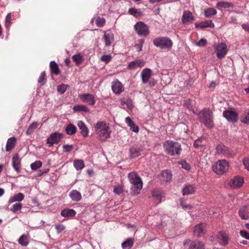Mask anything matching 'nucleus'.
I'll list each match as a JSON object with an SVG mask.
<instances>
[{
  "label": "nucleus",
  "mask_w": 249,
  "mask_h": 249,
  "mask_svg": "<svg viewBox=\"0 0 249 249\" xmlns=\"http://www.w3.org/2000/svg\"><path fill=\"white\" fill-rule=\"evenodd\" d=\"M128 180L131 184L130 194L133 196L139 194L142 187V182L139 175L135 172L128 174Z\"/></svg>",
  "instance_id": "1"
},
{
  "label": "nucleus",
  "mask_w": 249,
  "mask_h": 249,
  "mask_svg": "<svg viewBox=\"0 0 249 249\" xmlns=\"http://www.w3.org/2000/svg\"><path fill=\"white\" fill-rule=\"evenodd\" d=\"M94 131L101 141H105L110 137V128L105 121H98L94 125Z\"/></svg>",
  "instance_id": "2"
},
{
  "label": "nucleus",
  "mask_w": 249,
  "mask_h": 249,
  "mask_svg": "<svg viewBox=\"0 0 249 249\" xmlns=\"http://www.w3.org/2000/svg\"><path fill=\"white\" fill-rule=\"evenodd\" d=\"M163 146L165 152L171 156H178L182 151L180 144L176 142L166 141L163 143Z\"/></svg>",
  "instance_id": "3"
},
{
  "label": "nucleus",
  "mask_w": 249,
  "mask_h": 249,
  "mask_svg": "<svg viewBox=\"0 0 249 249\" xmlns=\"http://www.w3.org/2000/svg\"><path fill=\"white\" fill-rule=\"evenodd\" d=\"M200 122L207 127H213V113L209 108H205L197 114Z\"/></svg>",
  "instance_id": "4"
},
{
  "label": "nucleus",
  "mask_w": 249,
  "mask_h": 249,
  "mask_svg": "<svg viewBox=\"0 0 249 249\" xmlns=\"http://www.w3.org/2000/svg\"><path fill=\"white\" fill-rule=\"evenodd\" d=\"M153 44L161 49H171L173 46L172 41L168 37H160L153 40Z\"/></svg>",
  "instance_id": "5"
},
{
  "label": "nucleus",
  "mask_w": 249,
  "mask_h": 249,
  "mask_svg": "<svg viewBox=\"0 0 249 249\" xmlns=\"http://www.w3.org/2000/svg\"><path fill=\"white\" fill-rule=\"evenodd\" d=\"M213 171L218 175H222L227 172L229 169V165L226 160H219L213 166Z\"/></svg>",
  "instance_id": "6"
},
{
  "label": "nucleus",
  "mask_w": 249,
  "mask_h": 249,
  "mask_svg": "<svg viewBox=\"0 0 249 249\" xmlns=\"http://www.w3.org/2000/svg\"><path fill=\"white\" fill-rule=\"evenodd\" d=\"M136 33L140 36H147L149 34L148 26L143 22H138L134 26Z\"/></svg>",
  "instance_id": "7"
},
{
  "label": "nucleus",
  "mask_w": 249,
  "mask_h": 249,
  "mask_svg": "<svg viewBox=\"0 0 249 249\" xmlns=\"http://www.w3.org/2000/svg\"><path fill=\"white\" fill-rule=\"evenodd\" d=\"M216 56L219 59L223 58L227 53V46L225 43L219 44L215 48Z\"/></svg>",
  "instance_id": "8"
},
{
  "label": "nucleus",
  "mask_w": 249,
  "mask_h": 249,
  "mask_svg": "<svg viewBox=\"0 0 249 249\" xmlns=\"http://www.w3.org/2000/svg\"><path fill=\"white\" fill-rule=\"evenodd\" d=\"M63 135L58 132H54L51 134L47 140V143L50 144V146H53L54 144H57L62 139Z\"/></svg>",
  "instance_id": "9"
},
{
  "label": "nucleus",
  "mask_w": 249,
  "mask_h": 249,
  "mask_svg": "<svg viewBox=\"0 0 249 249\" xmlns=\"http://www.w3.org/2000/svg\"><path fill=\"white\" fill-rule=\"evenodd\" d=\"M223 115L229 122L231 123H235L237 122L238 119V113L232 110H227L224 111Z\"/></svg>",
  "instance_id": "10"
},
{
  "label": "nucleus",
  "mask_w": 249,
  "mask_h": 249,
  "mask_svg": "<svg viewBox=\"0 0 249 249\" xmlns=\"http://www.w3.org/2000/svg\"><path fill=\"white\" fill-rule=\"evenodd\" d=\"M79 97L83 102L87 103L89 105L93 106L95 104V100L94 96L90 93L79 95Z\"/></svg>",
  "instance_id": "11"
},
{
  "label": "nucleus",
  "mask_w": 249,
  "mask_h": 249,
  "mask_svg": "<svg viewBox=\"0 0 249 249\" xmlns=\"http://www.w3.org/2000/svg\"><path fill=\"white\" fill-rule=\"evenodd\" d=\"M244 183L242 178L236 176L231 179L229 182V185L232 189H237L241 187Z\"/></svg>",
  "instance_id": "12"
},
{
  "label": "nucleus",
  "mask_w": 249,
  "mask_h": 249,
  "mask_svg": "<svg viewBox=\"0 0 249 249\" xmlns=\"http://www.w3.org/2000/svg\"><path fill=\"white\" fill-rule=\"evenodd\" d=\"M143 151V148L142 146H132L129 149L130 157L131 158H136L142 155Z\"/></svg>",
  "instance_id": "13"
},
{
  "label": "nucleus",
  "mask_w": 249,
  "mask_h": 249,
  "mask_svg": "<svg viewBox=\"0 0 249 249\" xmlns=\"http://www.w3.org/2000/svg\"><path fill=\"white\" fill-rule=\"evenodd\" d=\"M216 150L218 154H222L225 157L230 158L233 156L229 148L225 145L219 144L217 146Z\"/></svg>",
  "instance_id": "14"
},
{
  "label": "nucleus",
  "mask_w": 249,
  "mask_h": 249,
  "mask_svg": "<svg viewBox=\"0 0 249 249\" xmlns=\"http://www.w3.org/2000/svg\"><path fill=\"white\" fill-rule=\"evenodd\" d=\"M103 39L105 41L106 46H109L114 41V34L110 31H106L104 33Z\"/></svg>",
  "instance_id": "15"
},
{
  "label": "nucleus",
  "mask_w": 249,
  "mask_h": 249,
  "mask_svg": "<svg viewBox=\"0 0 249 249\" xmlns=\"http://www.w3.org/2000/svg\"><path fill=\"white\" fill-rule=\"evenodd\" d=\"M189 242H190L189 249H205L204 244L198 240L194 241L186 240L184 242V245L185 246L186 244H189Z\"/></svg>",
  "instance_id": "16"
},
{
  "label": "nucleus",
  "mask_w": 249,
  "mask_h": 249,
  "mask_svg": "<svg viewBox=\"0 0 249 249\" xmlns=\"http://www.w3.org/2000/svg\"><path fill=\"white\" fill-rule=\"evenodd\" d=\"M111 88L113 92L116 94H120L124 90L123 84L118 80L112 83Z\"/></svg>",
  "instance_id": "17"
},
{
  "label": "nucleus",
  "mask_w": 249,
  "mask_h": 249,
  "mask_svg": "<svg viewBox=\"0 0 249 249\" xmlns=\"http://www.w3.org/2000/svg\"><path fill=\"white\" fill-rule=\"evenodd\" d=\"M152 75V71L150 69H144L141 72V77L143 84H146L149 81Z\"/></svg>",
  "instance_id": "18"
},
{
  "label": "nucleus",
  "mask_w": 249,
  "mask_h": 249,
  "mask_svg": "<svg viewBox=\"0 0 249 249\" xmlns=\"http://www.w3.org/2000/svg\"><path fill=\"white\" fill-rule=\"evenodd\" d=\"M20 159L18 154L13 156L12 158L13 167L18 173H19L20 172Z\"/></svg>",
  "instance_id": "19"
},
{
  "label": "nucleus",
  "mask_w": 249,
  "mask_h": 249,
  "mask_svg": "<svg viewBox=\"0 0 249 249\" xmlns=\"http://www.w3.org/2000/svg\"><path fill=\"white\" fill-rule=\"evenodd\" d=\"M195 19V17L193 16L192 13L189 11H185L183 12L182 17V21L184 24H186L194 21Z\"/></svg>",
  "instance_id": "20"
},
{
  "label": "nucleus",
  "mask_w": 249,
  "mask_h": 249,
  "mask_svg": "<svg viewBox=\"0 0 249 249\" xmlns=\"http://www.w3.org/2000/svg\"><path fill=\"white\" fill-rule=\"evenodd\" d=\"M206 224L201 223L195 226L194 234L197 236H201L205 233Z\"/></svg>",
  "instance_id": "21"
},
{
  "label": "nucleus",
  "mask_w": 249,
  "mask_h": 249,
  "mask_svg": "<svg viewBox=\"0 0 249 249\" xmlns=\"http://www.w3.org/2000/svg\"><path fill=\"white\" fill-rule=\"evenodd\" d=\"M144 62L142 60L138 59L130 62L127 68L129 69H135L137 68H141L144 66Z\"/></svg>",
  "instance_id": "22"
},
{
  "label": "nucleus",
  "mask_w": 249,
  "mask_h": 249,
  "mask_svg": "<svg viewBox=\"0 0 249 249\" xmlns=\"http://www.w3.org/2000/svg\"><path fill=\"white\" fill-rule=\"evenodd\" d=\"M77 125L81 130L80 133L84 137H86L88 135L89 130L85 124L82 121H79L77 123Z\"/></svg>",
  "instance_id": "23"
},
{
  "label": "nucleus",
  "mask_w": 249,
  "mask_h": 249,
  "mask_svg": "<svg viewBox=\"0 0 249 249\" xmlns=\"http://www.w3.org/2000/svg\"><path fill=\"white\" fill-rule=\"evenodd\" d=\"M196 191V187L194 185L187 184L182 190L183 195L193 194Z\"/></svg>",
  "instance_id": "24"
},
{
  "label": "nucleus",
  "mask_w": 249,
  "mask_h": 249,
  "mask_svg": "<svg viewBox=\"0 0 249 249\" xmlns=\"http://www.w3.org/2000/svg\"><path fill=\"white\" fill-rule=\"evenodd\" d=\"M125 123L127 124V125L130 127L131 130L136 133L139 131V127L135 124L134 122L129 117H127L125 118Z\"/></svg>",
  "instance_id": "25"
},
{
  "label": "nucleus",
  "mask_w": 249,
  "mask_h": 249,
  "mask_svg": "<svg viewBox=\"0 0 249 249\" xmlns=\"http://www.w3.org/2000/svg\"><path fill=\"white\" fill-rule=\"evenodd\" d=\"M161 179L166 182H170L172 179V174L169 170H164L161 174Z\"/></svg>",
  "instance_id": "26"
},
{
  "label": "nucleus",
  "mask_w": 249,
  "mask_h": 249,
  "mask_svg": "<svg viewBox=\"0 0 249 249\" xmlns=\"http://www.w3.org/2000/svg\"><path fill=\"white\" fill-rule=\"evenodd\" d=\"M17 139L15 137H11L7 140L6 145V151H10L13 149L16 146Z\"/></svg>",
  "instance_id": "27"
},
{
  "label": "nucleus",
  "mask_w": 249,
  "mask_h": 249,
  "mask_svg": "<svg viewBox=\"0 0 249 249\" xmlns=\"http://www.w3.org/2000/svg\"><path fill=\"white\" fill-rule=\"evenodd\" d=\"M239 215L242 219L247 220L249 218V212L248 206H245L239 210Z\"/></svg>",
  "instance_id": "28"
},
{
  "label": "nucleus",
  "mask_w": 249,
  "mask_h": 249,
  "mask_svg": "<svg viewBox=\"0 0 249 249\" xmlns=\"http://www.w3.org/2000/svg\"><path fill=\"white\" fill-rule=\"evenodd\" d=\"M50 68L52 73L56 75H59L60 73V71L58 65L54 61H52L50 62Z\"/></svg>",
  "instance_id": "29"
},
{
  "label": "nucleus",
  "mask_w": 249,
  "mask_h": 249,
  "mask_svg": "<svg viewBox=\"0 0 249 249\" xmlns=\"http://www.w3.org/2000/svg\"><path fill=\"white\" fill-rule=\"evenodd\" d=\"M24 198V195L21 193H19L15 194L13 196L11 197L8 201V203L11 204L14 202H20Z\"/></svg>",
  "instance_id": "30"
},
{
  "label": "nucleus",
  "mask_w": 249,
  "mask_h": 249,
  "mask_svg": "<svg viewBox=\"0 0 249 249\" xmlns=\"http://www.w3.org/2000/svg\"><path fill=\"white\" fill-rule=\"evenodd\" d=\"M69 196L74 201H79L82 198L81 193L79 191L75 190H72L70 193Z\"/></svg>",
  "instance_id": "31"
},
{
  "label": "nucleus",
  "mask_w": 249,
  "mask_h": 249,
  "mask_svg": "<svg viewBox=\"0 0 249 249\" xmlns=\"http://www.w3.org/2000/svg\"><path fill=\"white\" fill-rule=\"evenodd\" d=\"M233 7V4L232 3L224 1L218 2L216 4V7L219 10Z\"/></svg>",
  "instance_id": "32"
},
{
  "label": "nucleus",
  "mask_w": 249,
  "mask_h": 249,
  "mask_svg": "<svg viewBox=\"0 0 249 249\" xmlns=\"http://www.w3.org/2000/svg\"><path fill=\"white\" fill-rule=\"evenodd\" d=\"M18 243L22 246H27L29 243V236L27 234L22 235L18 240Z\"/></svg>",
  "instance_id": "33"
},
{
  "label": "nucleus",
  "mask_w": 249,
  "mask_h": 249,
  "mask_svg": "<svg viewBox=\"0 0 249 249\" xmlns=\"http://www.w3.org/2000/svg\"><path fill=\"white\" fill-rule=\"evenodd\" d=\"M196 26L197 27H200L202 28L206 27L213 28L214 27V24L212 20H206L205 21L201 22L198 24H196Z\"/></svg>",
  "instance_id": "34"
},
{
  "label": "nucleus",
  "mask_w": 249,
  "mask_h": 249,
  "mask_svg": "<svg viewBox=\"0 0 249 249\" xmlns=\"http://www.w3.org/2000/svg\"><path fill=\"white\" fill-rule=\"evenodd\" d=\"M61 214L64 217H72L76 214V212L73 209H64L61 212Z\"/></svg>",
  "instance_id": "35"
},
{
  "label": "nucleus",
  "mask_w": 249,
  "mask_h": 249,
  "mask_svg": "<svg viewBox=\"0 0 249 249\" xmlns=\"http://www.w3.org/2000/svg\"><path fill=\"white\" fill-rule=\"evenodd\" d=\"M76 127L72 124H68L65 127V131L68 135H72L76 132Z\"/></svg>",
  "instance_id": "36"
},
{
  "label": "nucleus",
  "mask_w": 249,
  "mask_h": 249,
  "mask_svg": "<svg viewBox=\"0 0 249 249\" xmlns=\"http://www.w3.org/2000/svg\"><path fill=\"white\" fill-rule=\"evenodd\" d=\"M120 102L122 105H126L127 108L129 110H131L133 107V102L132 100L129 98L126 99L123 98L120 100Z\"/></svg>",
  "instance_id": "37"
},
{
  "label": "nucleus",
  "mask_w": 249,
  "mask_h": 249,
  "mask_svg": "<svg viewBox=\"0 0 249 249\" xmlns=\"http://www.w3.org/2000/svg\"><path fill=\"white\" fill-rule=\"evenodd\" d=\"M133 244L134 240L131 238H129L122 243V247L123 249H130L132 247Z\"/></svg>",
  "instance_id": "38"
},
{
  "label": "nucleus",
  "mask_w": 249,
  "mask_h": 249,
  "mask_svg": "<svg viewBox=\"0 0 249 249\" xmlns=\"http://www.w3.org/2000/svg\"><path fill=\"white\" fill-rule=\"evenodd\" d=\"M73 110L74 112H89V108L85 105H76L73 107Z\"/></svg>",
  "instance_id": "39"
},
{
  "label": "nucleus",
  "mask_w": 249,
  "mask_h": 249,
  "mask_svg": "<svg viewBox=\"0 0 249 249\" xmlns=\"http://www.w3.org/2000/svg\"><path fill=\"white\" fill-rule=\"evenodd\" d=\"M73 166L77 170H81L85 167V163L82 160H76L73 161Z\"/></svg>",
  "instance_id": "40"
},
{
  "label": "nucleus",
  "mask_w": 249,
  "mask_h": 249,
  "mask_svg": "<svg viewBox=\"0 0 249 249\" xmlns=\"http://www.w3.org/2000/svg\"><path fill=\"white\" fill-rule=\"evenodd\" d=\"M206 140L204 138H199L194 142V146L197 148L202 147L205 145Z\"/></svg>",
  "instance_id": "41"
},
{
  "label": "nucleus",
  "mask_w": 249,
  "mask_h": 249,
  "mask_svg": "<svg viewBox=\"0 0 249 249\" xmlns=\"http://www.w3.org/2000/svg\"><path fill=\"white\" fill-rule=\"evenodd\" d=\"M128 13L135 17H141L142 15V12L139 11V10H138L137 9H136L135 8H130L128 10Z\"/></svg>",
  "instance_id": "42"
},
{
  "label": "nucleus",
  "mask_w": 249,
  "mask_h": 249,
  "mask_svg": "<svg viewBox=\"0 0 249 249\" xmlns=\"http://www.w3.org/2000/svg\"><path fill=\"white\" fill-rule=\"evenodd\" d=\"M217 13L216 10L213 8H209L205 10V15L207 18H211L215 15Z\"/></svg>",
  "instance_id": "43"
},
{
  "label": "nucleus",
  "mask_w": 249,
  "mask_h": 249,
  "mask_svg": "<svg viewBox=\"0 0 249 249\" xmlns=\"http://www.w3.org/2000/svg\"><path fill=\"white\" fill-rule=\"evenodd\" d=\"M38 125V124L37 122L32 123V124L29 126L28 129L26 130V134L28 135L32 134L35 129L37 127Z\"/></svg>",
  "instance_id": "44"
},
{
  "label": "nucleus",
  "mask_w": 249,
  "mask_h": 249,
  "mask_svg": "<svg viewBox=\"0 0 249 249\" xmlns=\"http://www.w3.org/2000/svg\"><path fill=\"white\" fill-rule=\"evenodd\" d=\"M241 122L247 124H249V110L245 112L241 116Z\"/></svg>",
  "instance_id": "45"
},
{
  "label": "nucleus",
  "mask_w": 249,
  "mask_h": 249,
  "mask_svg": "<svg viewBox=\"0 0 249 249\" xmlns=\"http://www.w3.org/2000/svg\"><path fill=\"white\" fill-rule=\"evenodd\" d=\"M22 207V205L20 203H16L14 204L11 208L10 210L12 212L14 213H18L20 211Z\"/></svg>",
  "instance_id": "46"
},
{
  "label": "nucleus",
  "mask_w": 249,
  "mask_h": 249,
  "mask_svg": "<svg viewBox=\"0 0 249 249\" xmlns=\"http://www.w3.org/2000/svg\"><path fill=\"white\" fill-rule=\"evenodd\" d=\"M152 196L155 198V201L157 204H159L161 202V196L160 192L157 191H154L152 192Z\"/></svg>",
  "instance_id": "47"
},
{
  "label": "nucleus",
  "mask_w": 249,
  "mask_h": 249,
  "mask_svg": "<svg viewBox=\"0 0 249 249\" xmlns=\"http://www.w3.org/2000/svg\"><path fill=\"white\" fill-rule=\"evenodd\" d=\"M72 59L78 65L82 62L83 56L80 54H74L72 56Z\"/></svg>",
  "instance_id": "48"
},
{
  "label": "nucleus",
  "mask_w": 249,
  "mask_h": 249,
  "mask_svg": "<svg viewBox=\"0 0 249 249\" xmlns=\"http://www.w3.org/2000/svg\"><path fill=\"white\" fill-rule=\"evenodd\" d=\"M95 23L98 27H102L105 24L106 20L104 18L99 17L96 18Z\"/></svg>",
  "instance_id": "49"
},
{
  "label": "nucleus",
  "mask_w": 249,
  "mask_h": 249,
  "mask_svg": "<svg viewBox=\"0 0 249 249\" xmlns=\"http://www.w3.org/2000/svg\"><path fill=\"white\" fill-rule=\"evenodd\" d=\"M42 166V162L40 160H36L35 162L31 164V168L33 170H36Z\"/></svg>",
  "instance_id": "50"
},
{
  "label": "nucleus",
  "mask_w": 249,
  "mask_h": 249,
  "mask_svg": "<svg viewBox=\"0 0 249 249\" xmlns=\"http://www.w3.org/2000/svg\"><path fill=\"white\" fill-rule=\"evenodd\" d=\"M124 192L123 186L121 185L115 186L113 188V192L116 194L120 195Z\"/></svg>",
  "instance_id": "51"
},
{
  "label": "nucleus",
  "mask_w": 249,
  "mask_h": 249,
  "mask_svg": "<svg viewBox=\"0 0 249 249\" xmlns=\"http://www.w3.org/2000/svg\"><path fill=\"white\" fill-rule=\"evenodd\" d=\"M112 58V57L111 55H104L102 56L101 60L104 62L106 64H107L111 61Z\"/></svg>",
  "instance_id": "52"
},
{
  "label": "nucleus",
  "mask_w": 249,
  "mask_h": 249,
  "mask_svg": "<svg viewBox=\"0 0 249 249\" xmlns=\"http://www.w3.org/2000/svg\"><path fill=\"white\" fill-rule=\"evenodd\" d=\"M46 76L45 72L44 71L42 72L38 78V82L42 85H44L45 84L44 79Z\"/></svg>",
  "instance_id": "53"
},
{
  "label": "nucleus",
  "mask_w": 249,
  "mask_h": 249,
  "mask_svg": "<svg viewBox=\"0 0 249 249\" xmlns=\"http://www.w3.org/2000/svg\"><path fill=\"white\" fill-rule=\"evenodd\" d=\"M55 228L57 232L59 233L65 230V226L61 224H57L55 225Z\"/></svg>",
  "instance_id": "54"
},
{
  "label": "nucleus",
  "mask_w": 249,
  "mask_h": 249,
  "mask_svg": "<svg viewBox=\"0 0 249 249\" xmlns=\"http://www.w3.org/2000/svg\"><path fill=\"white\" fill-rule=\"evenodd\" d=\"M220 235H221V239L222 244L223 245H226L228 243V239L227 235L223 232H220Z\"/></svg>",
  "instance_id": "55"
},
{
  "label": "nucleus",
  "mask_w": 249,
  "mask_h": 249,
  "mask_svg": "<svg viewBox=\"0 0 249 249\" xmlns=\"http://www.w3.org/2000/svg\"><path fill=\"white\" fill-rule=\"evenodd\" d=\"M67 87L66 85L62 84L58 87L57 91L61 94L64 93L67 90Z\"/></svg>",
  "instance_id": "56"
},
{
  "label": "nucleus",
  "mask_w": 249,
  "mask_h": 249,
  "mask_svg": "<svg viewBox=\"0 0 249 249\" xmlns=\"http://www.w3.org/2000/svg\"><path fill=\"white\" fill-rule=\"evenodd\" d=\"M11 16L10 13H8L5 19V26L7 28L9 27L11 24Z\"/></svg>",
  "instance_id": "57"
},
{
  "label": "nucleus",
  "mask_w": 249,
  "mask_h": 249,
  "mask_svg": "<svg viewBox=\"0 0 249 249\" xmlns=\"http://www.w3.org/2000/svg\"><path fill=\"white\" fill-rule=\"evenodd\" d=\"M207 40L205 38H201L199 41L196 43L197 46L199 47H204L207 44Z\"/></svg>",
  "instance_id": "58"
},
{
  "label": "nucleus",
  "mask_w": 249,
  "mask_h": 249,
  "mask_svg": "<svg viewBox=\"0 0 249 249\" xmlns=\"http://www.w3.org/2000/svg\"><path fill=\"white\" fill-rule=\"evenodd\" d=\"M63 151L65 152H70L73 149L72 145L65 144L63 146Z\"/></svg>",
  "instance_id": "59"
},
{
  "label": "nucleus",
  "mask_w": 249,
  "mask_h": 249,
  "mask_svg": "<svg viewBox=\"0 0 249 249\" xmlns=\"http://www.w3.org/2000/svg\"><path fill=\"white\" fill-rule=\"evenodd\" d=\"M240 235L247 239L249 240V233L245 230H241L240 231Z\"/></svg>",
  "instance_id": "60"
},
{
  "label": "nucleus",
  "mask_w": 249,
  "mask_h": 249,
  "mask_svg": "<svg viewBox=\"0 0 249 249\" xmlns=\"http://www.w3.org/2000/svg\"><path fill=\"white\" fill-rule=\"evenodd\" d=\"M243 163L245 169L249 172V158L244 159L243 161Z\"/></svg>",
  "instance_id": "61"
},
{
  "label": "nucleus",
  "mask_w": 249,
  "mask_h": 249,
  "mask_svg": "<svg viewBox=\"0 0 249 249\" xmlns=\"http://www.w3.org/2000/svg\"><path fill=\"white\" fill-rule=\"evenodd\" d=\"M181 164L182 165V167L185 170H189L190 169V165L186 162L185 161H183L181 162Z\"/></svg>",
  "instance_id": "62"
},
{
  "label": "nucleus",
  "mask_w": 249,
  "mask_h": 249,
  "mask_svg": "<svg viewBox=\"0 0 249 249\" xmlns=\"http://www.w3.org/2000/svg\"><path fill=\"white\" fill-rule=\"evenodd\" d=\"M242 27L245 31L249 33V23L243 24Z\"/></svg>",
  "instance_id": "63"
},
{
  "label": "nucleus",
  "mask_w": 249,
  "mask_h": 249,
  "mask_svg": "<svg viewBox=\"0 0 249 249\" xmlns=\"http://www.w3.org/2000/svg\"><path fill=\"white\" fill-rule=\"evenodd\" d=\"M181 206L185 210H190L192 208V206L191 205H185L183 203H181Z\"/></svg>",
  "instance_id": "64"
}]
</instances>
